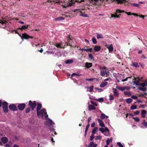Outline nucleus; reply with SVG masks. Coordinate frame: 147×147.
<instances>
[{
  "label": "nucleus",
  "instance_id": "c03bdc74",
  "mask_svg": "<svg viewBox=\"0 0 147 147\" xmlns=\"http://www.w3.org/2000/svg\"><path fill=\"white\" fill-rule=\"evenodd\" d=\"M142 124L145 126L147 127V122L145 121V120H144L143 122L142 123Z\"/></svg>",
  "mask_w": 147,
  "mask_h": 147
},
{
  "label": "nucleus",
  "instance_id": "13d9d810",
  "mask_svg": "<svg viewBox=\"0 0 147 147\" xmlns=\"http://www.w3.org/2000/svg\"><path fill=\"white\" fill-rule=\"evenodd\" d=\"M117 145L120 147H123V146L122 145L121 143L118 142L117 143Z\"/></svg>",
  "mask_w": 147,
  "mask_h": 147
},
{
  "label": "nucleus",
  "instance_id": "423d86ee",
  "mask_svg": "<svg viewBox=\"0 0 147 147\" xmlns=\"http://www.w3.org/2000/svg\"><path fill=\"white\" fill-rule=\"evenodd\" d=\"M33 38V36H30L26 33L22 34V39L23 40L24 39H27L29 38Z\"/></svg>",
  "mask_w": 147,
  "mask_h": 147
},
{
  "label": "nucleus",
  "instance_id": "de8ad7c7",
  "mask_svg": "<svg viewBox=\"0 0 147 147\" xmlns=\"http://www.w3.org/2000/svg\"><path fill=\"white\" fill-rule=\"evenodd\" d=\"M74 75L76 76H80L82 75L81 74H77L76 73H73L72 74L71 76H73Z\"/></svg>",
  "mask_w": 147,
  "mask_h": 147
},
{
  "label": "nucleus",
  "instance_id": "603ef678",
  "mask_svg": "<svg viewBox=\"0 0 147 147\" xmlns=\"http://www.w3.org/2000/svg\"><path fill=\"white\" fill-rule=\"evenodd\" d=\"M107 68L105 66H103L102 67H99V69H102V70H106V69Z\"/></svg>",
  "mask_w": 147,
  "mask_h": 147
},
{
  "label": "nucleus",
  "instance_id": "8fccbe9b",
  "mask_svg": "<svg viewBox=\"0 0 147 147\" xmlns=\"http://www.w3.org/2000/svg\"><path fill=\"white\" fill-rule=\"evenodd\" d=\"M71 36L70 35H69L67 38V40L69 42L71 40L72 37L71 38Z\"/></svg>",
  "mask_w": 147,
  "mask_h": 147
},
{
  "label": "nucleus",
  "instance_id": "c756f323",
  "mask_svg": "<svg viewBox=\"0 0 147 147\" xmlns=\"http://www.w3.org/2000/svg\"><path fill=\"white\" fill-rule=\"evenodd\" d=\"M131 4L132 6L134 7H139L140 6V4L136 3H131Z\"/></svg>",
  "mask_w": 147,
  "mask_h": 147
},
{
  "label": "nucleus",
  "instance_id": "473e14b6",
  "mask_svg": "<svg viewBox=\"0 0 147 147\" xmlns=\"http://www.w3.org/2000/svg\"><path fill=\"white\" fill-rule=\"evenodd\" d=\"M124 94L125 95L129 96L131 95V92L130 91H125Z\"/></svg>",
  "mask_w": 147,
  "mask_h": 147
},
{
  "label": "nucleus",
  "instance_id": "20e7f679",
  "mask_svg": "<svg viewBox=\"0 0 147 147\" xmlns=\"http://www.w3.org/2000/svg\"><path fill=\"white\" fill-rule=\"evenodd\" d=\"M36 101H34V102H32L31 100H30L29 102L28 105L32 108V110H33L36 106Z\"/></svg>",
  "mask_w": 147,
  "mask_h": 147
},
{
  "label": "nucleus",
  "instance_id": "c9c22d12",
  "mask_svg": "<svg viewBox=\"0 0 147 147\" xmlns=\"http://www.w3.org/2000/svg\"><path fill=\"white\" fill-rule=\"evenodd\" d=\"M130 108L131 110H134L136 109L137 107L136 105H133L131 106Z\"/></svg>",
  "mask_w": 147,
  "mask_h": 147
},
{
  "label": "nucleus",
  "instance_id": "aec40b11",
  "mask_svg": "<svg viewBox=\"0 0 147 147\" xmlns=\"http://www.w3.org/2000/svg\"><path fill=\"white\" fill-rule=\"evenodd\" d=\"M138 88L140 90L143 91H146L147 90V88L145 87H139Z\"/></svg>",
  "mask_w": 147,
  "mask_h": 147
},
{
  "label": "nucleus",
  "instance_id": "09e8293b",
  "mask_svg": "<svg viewBox=\"0 0 147 147\" xmlns=\"http://www.w3.org/2000/svg\"><path fill=\"white\" fill-rule=\"evenodd\" d=\"M94 86L93 85L91 86L89 88V92H91L93 89Z\"/></svg>",
  "mask_w": 147,
  "mask_h": 147
},
{
  "label": "nucleus",
  "instance_id": "37998d69",
  "mask_svg": "<svg viewBox=\"0 0 147 147\" xmlns=\"http://www.w3.org/2000/svg\"><path fill=\"white\" fill-rule=\"evenodd\" d=\"M55 46L57 47H59L61 48H64V47H61V45L60 44H59L58 43H56Z\"/></svg>",
  "mask_w": 147,
  "mask_h": 147
},
{
  "label": "nucleus",
  "instance_id": "9d476101",
  "mask_svg": "<svg viewBox=\"0 0 147 147\" xmlns=\"http://www.w3.org/2000/svg\"><path fill=\"white\" fill-rule=\"evenodd\" d=\"M98 121L99 123V125L102 127H105V126L104 123L102 120L98 119Z\"/></svg>",
  "mask_w": 147,
  "mask_h": 147
},
{
  "label": "nucleus",
  "instance_id": "39448f33",
  "mask_svg": "<svg viewBox=\"0 0 147 147\" xmlns=\"http://www.w3.org/2000/svg\"><path fill=\"white\" fill-rule=\"evenodd\" d=\"M76 11H77V13H79V15L81 16L86 17H88L87 14H83L82 12L80 11V9H76L74 11H72V12H75Z\"/></svg>",
  "mask_w": 147,
  "mask_h": 147
},
{
  "label": "nucleus",
  "instance_id": "cd10ccee",
  "mask_svg": "<svg viewBox=\"0 0 147 147\" xmlns=\"http://www.w3.org/2000/svg\"><path fill=\"white\" fill-rule=\"evenodd\" d=\"M84 51H86L87 52H92L93 51V49L92 48H87V49H84Z\"/></svg>",
  "mask_w": 147,
  "mask_h": 147
},
{
  "label": "nucleus",
  "instance_id": "4c0bfd02",
  "mask_svg": "<svg viewBox=\"0 0 147 147\" xmlns=\"http://www.w3.org/2000/svg\"><path fill=\"white\" fill-rule=\"evenodd\" d=\"M133 119H134L136 122H139L140 121V119L138 117H133Z\"/></svg>",
  "mask_w": 147,
  "mask_h": 147
},
{
  "label": "nucleus",
  "instance_id": "6e6d98bb",
  "mask_svg": "<svg viewBox=\"0 0 147 147\" xmlns=\"http://www.w3.org/2000/svg\"><path fill=\"white\" fill-rule=\"evenodd\" d=\"M134 112L135 114L136 115H138L140 113V111H139L137 110L134 111Z\"/></svg>",
  "mask_w": 147,
  "mask_h": 147
},
{
  "label": "nucleus",
  "instance_id": "4be33fe9",
  "mask_svg": "<svg viewBox=\"0 0 147 147\" xmlns=\"http://www.w3.org/2000/svg\"><path fill=\"white\" fill-rule=\"evenodd\" d=\"M90 125L89 124H88L87 125L86 127V128L85 130V136H86V135H87V133L88 131V130L89 129V128L90 127Z\"/></svg>",
  "mask_w": 147,
  "mask_h": 147
},
{
  "label": "nucleus",
  "instance_id": "0eeeda50",
  "mask_svg": "<svg viewBox=\"0 0 147 147\" xmlns=\"http://www.w3.org/2000/svg\"><path fill=\"white\" fill-rule=\"evenodd\" d=\"M9 109L13 111H16L18 110L16 106L14 104H11L9 106Z\"/></svg>",
  "mask_w": 147,
  "mask_h": 147
},
{
  "label": "nucleus",
  "instance_id": "a211bd4d",
  "mask_svg": "<svg viewBox=\"0 0 147 147\" xmlns=\"http://www.w3.org/2000/svg\"><path fill=\"white\" fill-rule=\"evenodd\" d=\"M108 84L107 82H102L100 85V87L101 88L104 87L106 86Z\"/></svg>",
  "mask_w": 147,
  "mask_h": 147
},
{
  "label": "nucleus",
  "instance_id": "1a4fd4ad",
  "mask_svg": "<svg viewBox=\"0 0 147 147\" xmlns=\"http://www.w3.org/2000/svg\"><path fill=\"white\" fill-rule=\"evenodd\" d=\"M1 140L4 144L7 143L8 141V139L6 137H3L1 138Z\"/></svg>",
  "mask_w": 147,
  "mask_h": 147
},
{
  "label": "nucleus",
  "instance_id": "bf43d9fd",
  "mask_svg": "<svg viewBox=\"0 0 147 147\" xmlns=\"http://www.w3.org/2000/svg\"><path fill=\"white\" fill-rule=\"evenodd\" d=\"M109 74L110 72H109V71L105 70V75L106 74L107 75V76H106V77L107 76L109 75Z\"/></svg>",
  "mask_w": 147,
  "mask_h": 147
},
{
  "label": "nucleus",
  "instance_id": "2eb2a0df",
  "mask_svg": "<svg viewBox=\"0 0 147 147\" xmlns=\"http://www.w3.org/2000/svg\"><path fill=\"white\" fill-rule=\"evenodd\" d=\"M92 65V63H90L86 62L85 63V67L87 69L91 67Z\"/></svg>",
  "mask_w": 147,
  "mask_h": 147
},
{
  "label": "nucleus",
  "instance_id": "393cba45",
  "mask_svg": "<svg viewBox=\"0 0 147 147\" xmlns=\"http://www.w3.org/2000/svg\"><path fill=\"white\" fill-rule=\"evenodd\" d=\"M116 88L118 89H119L121 91H123L125 89V88L118 86H117L116 87Z\"/></svg>",
  "mask_w": 147,
  "mask_h": 147
},
{
  "label": "nucleus",
  "instance_id": "f704fd0d",
  "mask_svg": "<svg viewBox=\"0 0 147 147\" xmlns=\"http://www.w3.org/2000/svg\"><path fill=\"white\" fill-rule=\"evenodd\" d=\"M92 41L94 44H96L97 43L96 38L95 37H93L92 38Z\"/></svg>",
  "mask_w": 147,
  "mask_h": 147
},
{
  "label": "nucleus",
  "instance_id": "4d7b16f0",
  "mask_svg": "<svg viewBox=\"0 0 147 147\" xmlns=\"http://www.w3.org/2000/svg\"><path fill=\"white\" fill-rule=\"evenodd\" d=\"M145 95H147V93H145L144 94H140L139 96L142 97L144 96Z\"/></svg>",
  "mask_w": 147,
  "mask_h": 147
},
{
  "label": "nucleus",
  "instance_id": "69168bd1",
  "mask_svg": "<svg viewBox=\"0 0 147 147\" xmlns=\"http://www.w3.org/2000/svg\"><path fill=\"white\" fill-rule=\"evenodd\" d=\"M104 100L102 98H98V101L99 102H102Z\"/></svg>",
  "mask_w": 147,
  "mask_h": 147
},
{
  "label": "nucleus",
  "instance_id": "dca6fc26",
  "mask_svg": "<svg viewBox=\"0 0 147 147\" xmlns=\"http://www.w3.org/2000/svg\"><path fill=\"white\" fill-rule=\"evenodd\" d=\"M146 113V111L145 110H142L141 111V116L143 118H144L145 117V114Z\"/></svg>",
  "mask_w": 147,
  "mask_h": 147
},
{
  "label": "nucleus",
  "instance_id": "7ed1b4c3",
  "mask_svg": "<svg viewBox=\"0 0 147 147\" xmlns=\"http://www.w3.org/2000/svg\"><path fill=\"white\" fill-rule=\"evenodd\" d=\"M3 110L5 113L8 112V103L6 102H3L2 104Z\"/></svg>",
  "mask_w": 147,
  "mask_h": 147
},
{
  "label": "nucleus",
  "instance_id": "412c9836",
  "mask_svg": "<svg viewBox=\"0 0 147 147\" xmlns=\"http://www.w3.org/2000/svg\"><path fill=\"white\" fill-rule=\"evenodd\" d=\"M120 15H121L120 14ZM111 17L112 18H119V15H118L116 13H115V14H111Z\"/></svg>",
  "mask_w": 147,
  "mask_h": 147
},
{
  "label": "nucleus",
  "instance_id": "5701e85b",
  "mask_svg": "<svg viewBox=\"0 0 147 147\" xmlns=\"http://www.w3.org/2000/svg\"><path fill=\"white\" fill-rule=\"evenodd\" d=\"M64 19V18L63 17H59L58 18H56L55 20L56 21H61V20H63Z\"/></svg>",
  "mask_w": 147,
  "mask_h": 147
},
{
  "label": "nucleus",
  "instance_id": "9b49d317",
  "mask_svg": "<svg viewBox=\"0 0 147 147\" xmlns=\"http://www.w3.org/2000/svg\"><path fill=\"white\" fill-rule=\"evenodd\" d=\"M97 144H94L93 142H91L90 143V144L88 145V147H96Z\"/></svg>",
  "mask_w": 147,
  "mask_h": 147
},
{
  "label": "nucleus",
  "instance_id": "6e6552de",
  "mask_svg": "<svg viewBox=\"0 0 147 147\" xmlns=\"http://www.w3.org/2000/svg\"><path fill=\"white\" fill-rule=\"evenodd\" d=\"M26 107V105L24 103L20 104L18 106V109L20 111L24 110Z\"/></svg>",
  "mask_w": 147,
  "mask_h": 147
},
{
  "label": "nucleus",
  "instance_id": "a18cd8bd",
  "mask_svg": "<svg viewBox=\"0 0 147 147\" xmlns=\"http://www.w3.org/2000/svg\"><path fill=\"white\" fill-rule=\"evenodd\" d=\"M47 122V123L49 124L50 125H51L53 123V121L51 119H49Z\"/></svg>",
  "mask_w": 147,
  "mask_h": 147
},
{
  "label": "nucleus",
  "instance_id": "ddd939ff",
  "mask_svg": "<svg viewBox=\"0 0 147 147\" xmlns=\"http://www.w3.org/2000/svg\"><path fill=\"white\" fill-rule=\"evenodd\" d=\"M116 1L117 2V3L118 4H125V5H126V4L125 3L126 1L125 0H116Z\"/></svg>",
  "mask_w": 147,
  "mask_h": 147
},
{
  "label": "nucleus",
  "instance_id": "338daca9",
  "mask_svg": "<svg viewBox=\"0 0 147 147\" xmlns=\"http://www.w3.org/2000/svg\"><path fill=\"white\" fill-rule=\"evenodd\" d=\"M94 136L93 135H92L91 136H90V140L91 141H92L94 139Z\"/></svg>",
  "mask_w": 147,
  "mask_h": 147
},
{
  "label": "nucleus",
  "instance_id": "3c124183",
  "mask_svg": "<svg viewBox=\"0 0 147 147\" xmlns=\"http://www.w3.org/2000/svg\"><path fill=\"white\" fill-rule=\"evenodd\" d=\"M100 131H101L102 133H103L105 132V129L102 127H101L99 128Z\"/></svg>",
  "mask_w": 147,
  "mask_h": 147
},
{
  "label": "nucleus",
  "instance_id": "b1692460",
  "mask_svg": "<svg viewBox=\"0 0 147 147\" xmlns=\"http://www.w3.org/2000/svg\"><path fill=\"white\" fill-rule=\"evenodd\" d=\"M131 65H133L136 67H139V65H138V63L136 62H133L132 63V64Z\"/></svg>",
  "mask_w": 147,
  "mask_h": 147
},
{
  "label": "nucleus",
  "instance_id": "5fc2aeb1",
  "mask_svg": "<svg viewBox=\"0 0 147 147\" xmlns=\"http://www.w3.org/2000/svg\"><path fill=\"white\" fill-rule=\"evenodd\" d=\"M122 12H124V10L121 11L120 10L118 9V10H117L116 11V13H121Z\"/></svg>",
  "mask_w": 147,
  "mask_h": 147
},
{
  "label": "nucleus",
  "instance_id": "2f4dec72",
  "mask_svg": "<svg viewBox=\"0 0 147 147\" xmlns=\"http://www.w3.org/2000/svg\"><path fill=\"white\" fill-rule=\"evenodd\" d=\"M105 70H101L100 71V75L104 77L105 76Z\"/></svg>",
  "mask_w": 147,
  "mask_h": 147
},
{
  "label": "nucleus",
  "instance_id": "4468645a",
  "mask_svg": "<svg viewBox=\"0 0 147 147\" xmlns=\"http://www.w3.org/2000/svg\"><path fill=\"white\" fill-rule=\"evenodd\" d=\"M107 48L108 49L109 52H112L113 51V46L112 44L110 45L109 46L107 47Z\"/></svg>",
  "mask_w": 147,
  "mask_h": 147
},
{
  "label": "nucleus",
  "instance_id": "e433bc0d",
  "mask_svg": "<svg viewBox=\"0 0 147 147\" xmlns=\"http://www.w3.org/2000/svg\"><path fill=\"white\" fill-rule=\"evenodd\" d=\"M26 29V25H24L22 26L21 28H18V29H19L21 30H23Z\"/></svg>",
  "mask_w": 147,
  "mask_h": 147
},
{
  "label": "nucleus",
  "instance_id": "052dcab7",
  "mask_svg": "<svg viewBox=\"0 0 147 147\" xmlns=\"http://www.w3.org/2000/svg\"><path fill=\"white\" fill-rule=\"evenodd\" d=\"M91 103L92 105H93L94 106H97V104L94 101H91Z\"/></svg>",
  "mask_w": 147,
  "mask_h": 147
},
{
  "label": "nucleus",
  "instance_id": "c85d7f7f",
  "mask_svg": "<svg viewBox=\"0 0 147 147\" xmlns=\"http://www.w3.org/2000/svg\"><path fill=\"white\" fill-rule=\"evenodd\" d=\"M7 22H8L7 21L3 20H0V23L1 24L3 25L4 24H6Z\"/></svg>",
  "mask_w": 147,
  "mask_h": 147
},
{
  "label": "nucleus",
  "instance_id": "6ab92c4d",
  "mask_svg": "<svg viewBox=\"0 0 147 147\" xmlns=\"http://www.w3.org/2000/svg\"><path fill=\"white\" fill-rule=\"evenodd\" d=\"M96 108L93 105H88V109L89 110H95Z\"/></svg>",
  "mask_w": 147,
  "mask_h": 147
},
{
  "label": "nucleus",
  "instance_id": "49530a36",
  "mask_svg": "<svg viewBox=\"0 0 147 147\" xmlns=\"http://www.w3.org/2000/svg\"><path fill=\"white\" fill-rule=\"evenodd\" d=\"M30 107H28L26 110V113H28L30 111Z\"/></svg>",
  "mask_w": 147,
  "mask_h": 147
},
{
  "label": "nucleus",
  "instance_id": "ea45409f",
  "mask_svg": "<svg viewBox=\"0 0 147 147\" xmlns=\"http://www.w3.org/2000/svg\"><path fill=\"white\" fill-rule=\"evenodd\" d=\"M140 82H139V81L138 80H135L133 82L136 85H139V83Z\"/></svg>",
  "mask_w": 147,
  "mask_h": 147
},
{
  "label": "nucleus",
  "instance_id": "0e129e2a",
  "mask_svg": "<svg viewBox=\"0 0 147 147\" xmlns=\"http://www.w3.org/2000/svg\"><path fill=\"white\" fill-rule=\"evenodd\" d=\"M131 98L134 99H136L138 98V97L137 96L134 95H133L131 96Z\"/></svg>",
  "mask_w": 147,
  "mask_h": 147
},
{
  "label": "nucleus",
  "instance_id": "774afa93",
  "mask_svg": "<svg viewBox=\"0 0 147 147\" xmlns=\"http://www.w3.org/2000/svg\"><path fill=\"white\" fill-rule=\"evenodd\" d=\"M139 64L142 68H144L145 67V65L144 64H142L141 63H139Z\"/></svg>",
  "mask_w": 147,
  "mask_h": 147
},
{
  "label": "nucleus",
  "instance_id": "79ce46f5",
  "mask_svg": "<svg viewBox=\"0 0 147 147\" xmlns=\"http://www.w3.org/2000/svg\"><path fill=\"white\" fill-rule=\"evenodd\" d=\"M88 57L90 58L91 59H93V60L94 59V57L92 54H91V53H90V54L88 53Z\"/></svg>",
  "mask_w": 147,
  "mask_h": 147
},
{
  "label": "nucleus",
  "instance_id": "f257e3e1",
  "mask_svg": "<svg viewBox=\"0 0 147 147\" xmlns=\"http://www.w3.org/2000/svg\"><path fill=\"white\" fill-rule=\"evenodd\" d=\"M37 106L36 109L37 111V115L38 116L41 115L42 117H43L44 114H47V113L46 112V110L45 109H40L42 107V104L39 102H38L36 104Z\"/></svg>",
  "mask_w": 147,
  "mask_h": 147
},
{
  "label": "nucleus",
  "instance_id": "bb28decb",
  "mask_svg": "<svg viewBox=\"0 0 147 147\" xmlns=\"http://www.w3.org/2000/svg\"><path fill=\"white\" fill-rule=\"evenodd\" d=\"M132 100L131 98H128L126 100V101L127 103L129 104L132 102Z\"/></svg>",
  "mask_w": 147,
  "mask_h": 147
},
{
  "label": "nucleus",
  "instance_id": "a19ab883",
  "mask_svg": "<svg viewBox=\"0 0 147 147\" xmlns=\"http://www.w3.org/2000/svg\"><path fill=\"white\" fill-rule=\"evenodd\" d=\"M139 85L142 87H145L146 86L145 81L142 83L140 84Z\"/></svg>",
  "mask_w": 147,
  "mask_h": 147
},
{
  "label": "nucleus",
  "instance_id": "a878e982",
  "mask_svg": "<svg viewBox=\"0 0 147 147\" xmlns=\"http://www.w3.org/2000/svg\"><path fill=\"white\" fill-rule=\"evenodd\" d=\"M98 130V128L97 127H95L93 129L92 132V134H95L97 132V131Z\"/></svg>",
  "mask_w": 147,
  "mask_h": 147
},
{
  "label": "nucleus",
  "instance_id": "7c9ffc66",
  "mask_svg": "<svg viewBox=\"0 0 147 147\" xmlns=\"http://www.w3.org/2000/svg\"><path fill=\"white\" fill-rule=\"evenodd\" d=\"M97 38L98 39H99L100 38H103V37L102 36V35L101 34H99L98 33H97Z\"/></svg>",
  "mask_w": 147,
  "mask_h": 147
},
{
  "label": "nucleus",
  "instance_id": "58836bf2",
  "mask_svg": "<svg viewBox=\"0 0 147 147\" xmlns=\"http://www.w3.org/2000/svg\"><path fill=\"white\" fill-rule=\"evenodd\" d=\"M113 89L114 90L113 92L114 94L116 96H118V93L117 92V90L116 88H113Z\"/></svg>",
  "mask_w": 147,
  "mask_h": 147
},
{
  "label": "nucleus",
  "instance_id": "e2e57ef3",
  "mask_svg": "<svg viewBox=\"0 0 147 147\" xmlns=\"http://www.w3.org/2000/svg\"><path fill=\"white\" fill-rule=\"evenodd\" d=\"M110 142V140L109 139H107L106 140V144L107 145H108L109 144Z\"/></svg>",
  "mask_w": 147,
  "mask_h": 147
},
{
  "label": "nucleus",
  "instance_id": "72a5a7b5",
  "mask_svg": "<svg viewBox=\"0 0 147 147\" xmlns=\"http://www.w3.org/2000/svg\"><path fill=\"white\" fill-rule=\"evenodd\" d=\"M105 115L103 113H102L100 115V118L102 119H104L105 118Z\"/></svg>",
  "mask_w": 147,
  "mask_h": 147
},
{
  "label": "nucleus",
  "instance_id": "f3484780",
  "mask_svg": "<svg viewBox=\"0 0 147 147\" xmlns=\"http://www.w3.org/2000/svg\"><path fill=\"white\" fill-rule=\"evenodd\" d=\"M73 60L72 59H70L66 60L65 61V63L67 64H70L73 62Z\"/></svg>",
  "mask_w": 147,
  "mask_h": 147
},
{
  "label": "nucleus",
  "instance_id": "f8f14e48",
  "mask_svg": "<svg viewBox=\"0 0 147 147\" xmlns=\"http://www.w3.org/2000/svg\"><path fill=\"white\" fill-rule=\"evenodd\" d=\"M101 47L100 46H95L94 47V49L96 52L99 51L101 49Z\"/></svg>",
  "mask_w": 147,
  "mask_h": 147
},
{
  "label": "nucleus",
  "instance_id": "f03ea898",
  "mask_svg": "<svg viewBox=\"0 0 147 147\" xmlns=\"http://www.w3.org/2000/svg\"><path fill=\"white\" fill-rule=\"evenodd\" d=\"M109 0H89L90 3H91V6H93L94 5H96L98 7H99L101 5H102L103 2H108Z\"/></svg>",
  "mask_w": 147,
  "mask_h": 147
},
{
  "label": "nucleus",
  "instance_id": "864d4df0",
  "mask_svg": "<svg viewBox=\"0 0 147 147\" xmlns=\"http://www.w3.org/2000/svg\"><path fill=\"white\" fill-rule=\"evenodd\" d=\"M101 137L100 136H96L95 138V140H100L101 139Z\"/></svg>",
  "mask_w": 147,
  "mask_h": 147
},
{
  "label": "nucleus",
  "instance_id": "680f3d73",
  "mask_svg": "<svg viewBox=\"0 0 147 147\" xmlns=\"http://www.w3.org/2000/svg\"><path fill=\"white\" fill-rule=\"evenodd\" d=\"M109 98H110V100H113L114 98L113 95H110L109 96Z\"/></svg>",
  "mask_w": 147,
  "mask_h": 147
}]
</instances>
